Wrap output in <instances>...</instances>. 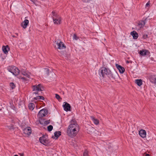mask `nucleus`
Wrapping results in <instances>:
<instances>
[{"instance_id": "f257e3e1", "label": "nucleus", "mask_w": 156, "mask_h": 156, "mask_svg": "<svg viewBox=\"0 0 156 156\" xmlns=\"http://www.w3.org/2000/svg\"><path fill=\"white\" fill-rule=\"evenodd\" d=\"M79 130V126L76 122H71V124L69 126L67 133L69 136L73 137L77 134Z\"/></svg>"}, {"instance_id": "f03ea898", "label": "nucleus", "mask_w": 156, "mask_h": 156, "mask_svg": "<svg viewBox=\"0 0 156 156\" xmlns=\"http://www.w3.org/2000/svg\"><path fill=\"white\" fill-rule=\"evenodd\" d=\"M100 75L101 74L103 77H105L106 75H107L109 78L115 79V77L118 76L117 72L114 71L111 72V71L105 67H102L99 70Z\"/></svg>"}, {"instance_id": "7ed1b4c3", "label": "nucleus", "mask_w": 156, "mask_h": 156, "mask_svg": "<svg viewBox=\"0 0 156 156\" xmlns=\"http://www.w3.org/2000/svg\"><path fill=\"white\" fill-rule=\"evenodd\" d=\"M32 88L33 89V94H38L40 95L41 94L40 92L43 90L44 87L41 84H39L37 85H35L32 86Z\"/></svg>"}, {"instance_id": "20e7f679", "label": "nucleus", "mask_w": 156, "mask_h": 156, "mask_svg": "<svg viewBox=\"0 0 156 156\" xmlns=\"http://www.w3.org/2000/svg\"><path fill=\"white\" fill-rule=\"evenodd\" d=\"M8 70L15 76L18 75L20 72L19 70L17 68L13 66H9L8 68Z\"/></svg>"}, {"instance_id": "39448f33", "label": "nucleus", "mask_w": 156, "mask_h": 156, "mask_svg": "<svg viewBox=\"0 0 156 156\" xmlns=\"http://www.w3.org/2000/svg\"><path fill=\"white\" fill-rule=\"evenodd\" d=\"M57 45V49H63L66 48V46H65L64 43L59 40H57L55 41Z\"/></svg>"}, {"instance_id": "423d86ee", "label": "nucleus", "mask_w": 156, "mask_h": 156, "mask_svg": "<svg viewBox=\"0 0 156 156\" xmlns=\"http://www.w3.org/2000/svg\"><path fill=\"white\" fill-rule=\"evenodd\" d=\"M48 113V111L46 109H42L38 113V116L39 119L45 116Z\"/></svg>"}, {"instance_id": "0eeeda50", "label": "nucleus", "mask_w": 156, "mask_h": 156, "mask_svg": "<svg viewBox=\"0 0 156 156\" xmlns=\"http://www.w3.org/2000/svg\"><path fill=\"white\" fill-rule=\"evenodd\" d=\"M39 140L41 143L47 146L50 143L49 140H47L44 137H42L40 138Z\"/></svg>"}, {"instance_id": "6e6552de", "label": "nucleus", "mask_w": 156, "mask_h": 156, "mask_svg": "<svg viewBox=\"0 0 156 156\" xmlns=\"http://www.w3.org/2000/svg\"><path fill=\"white\" fill-rule=\"evenodd\" d=\"M53 16L54 17L53 18V20L54 22V23H56V22L55 21H60V18H61V17L59 16L58 14L54 12L53 11L52 12Z\"/></svg>"}, {"instance_id": "1a4fd4ad", "label": "nucleus", "mask_w": 156, "mask_h": 156, "mask_svg": "<svg viewBox=\"0 0 156 156\" xmlns=\"http://www.w3.org/2000/svg\"><path fill=\"white\" fill-rule=\"evenodd\" d=\"M64 104L63 105L64 110L66 112L70 111L71 106L70 104L67 102H64Z\"/></svg>"}, {"instance_id": "9d476101", "label": "nucleus", "mask_w": 156, "mask_h": 156, "mask_svg": "<svg viewBox=\"0 0 156 156\" xmlns=\"http://www.w3.org/2000/svg\"><path fill=\"white\" fill-rule=\"evenodd\" d=\"M23 132L24 133L29 135L31 133V129L30 127H27L23 129Z\"/></svg>"}, {"instance_id": "9b49d317", "label": "nucleus", "mask_w": 156, "mask_h": 156, "mask_svg": "<svg viewBox=\"0 0 156 156\" xmlns=\"http://www.w3.org/2000/svg\"><path fill=\"white\" fill-rule=\"evenodd\" d=\"M146 19H145L144 20H141L138 23V25L137 26V27L139 29H140L141 28L143 27L146 23Z\"/></svg>"}, {"instance_id": "f8f14e48", "label": "nucleus", "mask_w": 156, "mask_h": 156, "mask_svg": "<svg viewBox=\"0 0 156 156\" xmlns=\"http://www.w3.org/2000/svg\"><path fill=\"white\" fill-rule=\"evenodd\" d=\"M139 133L140 136L143 138H145L146 137V132L144 130L141 129L139 131Z\"/></svg>"}, {"instance_id": "ddd939ff", "label": "nucleus", "mask_w": 156, "mask_h": 156, "mask_svg": "<svg viewBox=\"0 0 156 156\" xmlns=\"http://www.w3.org/2000/svg\"><path fill=\"white\" fill-rule=\"evenodd\" d=\"M116 66L120 73H123L124 72L125 70L124 68L120 65L116 64Z\"/></svg>"}, {"instance_id": "4468645a", "label": "nucleus", "mask_w": 156, "mask_h": 156, "mask_svg": "<svg viewBox=\"0 0 156 156\" xmlns=\"http://www.w3.org/2000/svg\"><path fill=\"white\" fill-rule=\"evenodd\" d=\"M96 130V129L94 128L91 126L89 127L87 129V133L90 134H92Z\"/></svg>"}, {"instance_id": "2eb2a0df", "label": "nucleus", "mask_w": 156, "mask_h": 156, "mask_svg": "<svg viewBox=\"0 0 156 156\" xmlns=\"http://www.w3.org/2000/svg\"><path fill=\"white\" fill-rule=\"evenodd\" d=\"M29 20H25L21 23V25L24 29L27 27V26L29 23Z\"/></svg>"}, {"instance_id": "dca6fc26", "label": "nucleus", "mask_w": 156, "mask_h": 156, "mask_svg": "<svg viewBox=\"0 0 156 156\" xmlns=\"http://www.w3.org/2000/svg\"><path fill=\"white\" fill-rule=\"evenodd\" d=\"M2 49L3 51L5 54H7L8 53V51H9L10 49L8 45L3 46Z\"/></svg>"}, {"instance_id": "f3484780", "label": "nucleus", "mask_w": 156, "mask_h": 156, "mask_svg": "<svg viewBox=\"0 0 156 156\" xmlns=\"http://www.w3.org/2000/svg\"><path fill=\"white\" fill-rule=\"evenodd\" d=\"M131 34L133 36V38L134 39H137L138 35L137 33L135 31H133L131 32Z\"/></svg>"}, {"instance_id": "a211bd4d", "label": "nucleus", "mask_w": 156, "mask_h": 156, "mask_svg": "<svg viewBox=\"0 0 156 156\" xmlns=\"http://www.w3.org/2000/svg\"><path fill=\"white\" fill-rule=\"evenodd\" d=\"M21 74L25 76L26 77L29 78L30 77V76L29 75V73L25 71L24 70H22L21 71Z\"/></svg>"}, {"instance_id": "6ab92c4d", "label": "nucleus", "mask_w": 156, "mask_h": 156, "mask_svg": "<svg viewBox=\"0 0 156 156\" xmlns=\"http://www.w3.org/2000/svg\"><path fill=\"white\" fill-rule=\"evenodd\" d=\"M91 118L95 124L97 125L99 123V120L95 119L94 116H91Z\"/></svg>"}, {"instance_id": "aec40b11", "label": "nucleus", "mask_w": 156, "mask_h": 156, "mask_svg": "<svg viewBox=\"0 0 156 156\" xmlns=\"http://www.w3.org/2000/svg\"><path fill=\"white\" fill-rule=\"evenodd\" d=\"M148 52V51L146 50H143L140 51L139 53L141 55H146Z\"/></svg>"}, {"instance_id": "412c9836", "label": "nucleus", "mask_w": 156, "mask_h": 156, "mask_svg": "<svg viewBox=\"0 0 156 156\" xmlns=\"http://www.w3.org/2000/svg\"><path fill=\"white\" fill-rule=\"evenodd\" d=\"M135 83L138 86H140L142 84V80L141 79L135 80Z\"/></svg>"}, {"instance_id": "4be33fe9", "label": "nucleus", "mask_w": 156, "mask_h": 156, "mask_svg": "<svg viewBox=\"0 0 156 156\" xmlns=\"http://www.w3.org/2000/svg\"><path fill=\"white\" fill-rule=\"evenodd\" d=\"M28 107L30 110H32L35 107V105L33 103H30L29 104Z\"/></svg>"}, {"instance_id": "5701e85b", "label": "nucleus", "mask_w": 156, "mask_h": 156, "mask_svg": "<svg viewBox=\"0 0 156 156\" xmlns=\"http://www.w3.org/2000/svg\"><path fill=\"white\" fill-rule=\"evenodd\" d=\"M61 134V132L60 131H57L55 132L54 133V135L55 136L58 138Z\"/></svg>"}, {"instance_id": "b1692460", "label": "nucleus", "mask_w": 156, "mask_h": 156, "mask_svg": "<svg viewBox=\"0 0 156 156\" xmlns=\"http://www.w3.org/2000/svg\"><path fill=\"white\" fill-rule=\"evenodd\" d=\"M50 122V120H44L42 122V123L41 122V124H42L44 125H47L48 124H49Z\"/></svg>"}, {"instance_id": "393cba45", "label": "nucleus", "mask_w": 156, "mask_h": 156, "mask_svg": "<svg viewBox=\"0 0 156 156\" xmlns=\"http://www.w3.org/2000/svg\"><path fill=\"white\" fill-rule=\"evenodd\" d=\"M47 128L48 131L50 132L52 130L53 127L52 125H49L48 126Z\"/></svg>"}, {"instance_id": "a878e982", "label": "nucleus", "mask_w": 156, "mask_h": 156, "mask_svg": "<svg viewBox=\"0 0 156 156\" xmlns=\"http://www.w3.org/2000/svg\"><path fill=\"white\" fill-rule=\"evenodd\" d=\"M79 38V37H78L77 35L76 34H74L73 35V40H77Z\"/></svg>"}, {"instance_id": "bb28decb", "label": "nucleus", "mask_w": 156, "mask_h": 156, "mask_svg": "<svg viewBox=\"0 0 156 156\" xmlns=\"http://www.w3.org/2000/svg\"><path fill=\"white\" fill-rule=\"evenodd\" d=\"M10 86L11 87L12 89H13L15 88V85L14 84V83L12 82L10 83Z\"/></svg>"}, {"instance_id": "cd10ccee", "label": "nucleus", "mask_w": 156, "mask_h": 156, "mask_svg": "<svg viewBox=\"0 0 156 156\" xmlns=\"http://www.w3.org/2000/svg\"><path fill=\"white\" fill-rule=\"evenodd\" d=\"M151 82L152 83H154V84L156 85V78L153 79V78L151 79L150 80Z\"/></svg>"}, {"instance_id": "c85d7f7f", "label": "nucleus", "mask_w": 156, "mask_h": 156, "mask_svg": "<svg viewBox=\"0 0 156 156\" xmlns=\"http://www.w3.org/2000/svg\"><path fill=\"white\" fill-rule=\"evenodd\" d=\"M83 156H88V151L87 150H85L83 152Z\"/></svg>"}, {"instance_id": "c756f323", "label": "nucleus", "mask_w": 156, "mask_h": 156, "mask_svg": "<svg viewBox=\"0 0 156 156\" xmlns=\"http://www.w3.org/2000/svg\"><path fill=\"white\" fill-rule=\"evenodd\" d=\"M39 96H37L36 97H34V98H33V101L38 100H39Z\"/></svg>"}, {"instance_id": "7c9ffc66", "label": "nucleus", "mask_w": 156, "mask_h": 156, "mask_svg": "<svg viewBox=\"0 0 156 156\" xmlns=\"http://www.w3.org/2000/svg\"><path fill=\"white\" fill-rule=\"evenodd\" d=\"M55 98L58 100H59V99H61L60 98V96L57 94H55Z\"/></svg>"}, {"instance_id": "2f4dec72", "label": "nucleus", "mask_w": 156, "mask_h": 156, "mask_svg": "<svg viewBox=\"0 0 156 156\" xmlns=\"http://www.w3.org/2000/svg\"><path fill=\"white\" fill-rule=\"evenodd\" d=\"M56 23H54V24H59L61 23V18H60V21H58L56 20Z\"/></svg>"}, {"instance_id": "473e14b6", "label": "nucleus", "mask_w": 156, "mask_h": 156, "mask_svg": "<svg viewBox=\"0 0 156 156\" xmlns=\"http://www.w3.org/2000/svg\"><path fill=\"white\" fill-rule=\"evenodd\" d=\"M27 78L26 77H21V78H20L21 79L23 80L24 81L27 80Z\"/></svg>"}, {"instance_id": "72a5a7b5", "label": "nucleus", "mask_w": 156, "mask_h": 156, "mask_svg": "<svg viewBox=\"0 0 156 156\" xmlns=\"http://www.w3.org/2000/svg\"><path fill=\"white\" fill-rule=\"evenodd\" d=\"M39 100H44V98L42 96H39Z\"/></svg>"}, {"instance_id": "f704fd0d", "label": "nucleus", "mask_w": 156, "mask_h": 156, "mask_svg": "<svg viewBox=\"0 0 156 156\" xmlns=\"http://www.w3.org/2000/svg\"><path fill=\"white\" fill-rule=\"evenodd\" d=\"M83 2H88L90 0H82Z\"/></svg>"}, {"instance_id": "c9c22d12", "label": "nucleus", "mask_w": 156, "mask_h": 156, "mask_svg": "<svg viewBox=\"0 0 156 156\" xmlns=\"http://www.w3.org/2000/svg\"><path fill=\"white\" fill-rule=\"evenodd\" d=\"M149 2H148L146 5V6H148L149 5Z\"/></svg>"}, {"instance_id": "e433bc0d", "label": "nucleus", "mask_w": 156, "mask_h": 156, "mask_svg": "<svg viewBox=\"0 0 156 156\" xmlns=\"http://www.w3.org/2000/svg\"><path fill=\"white\" fill-rule=\"evenodd\" d=\"M19 154L20 156H24L23 153H19Z\"/></svg>"}, {"instance_id": "4c0bfd02", "label": "nucleus", "mask_w": 156, "mask_h": 156, "mask_svg": "<svg viewBox=\"0 0 156 156\" xmlns=\"http://www.w3.org/2000/svg\"><path fill=\"white\" fill-rule=\"evenodd\" d=\"M146 156H150L149 154H146Z\"/></svg>"}, {"instance_id": "58836bf2", "label": "nucleus", "mask_w": 156, "mask_h": 156, "mask_svg": "<svg viewBox=\"0 0 156 156\" xmlns=\"http://www.w3.org/2000/svg\"><path fill=\"white\" fill-rule=\"evenodd\" d=\"M129 61H126V63H129Z\"/></svg>"}, {"instance_id": "ea45409f", "label": "nucleus", "mask_w": 156, "mask_h": 156, "mask_svg": "<svg viewBox=\"0 0 156 156\" xmlns=\"http://www.w3.org/2000/svg\"><path fill=\"white\" fill-rule=\"evenodd\" d=\"M31 1H32V2H34V0H31Z\"/></svg>"}, {"instance_id": "a19ab883", "label": "nucleus", "mask_w": 156, "mask_h": 156, "mask_svg": "<svg viewBox=\"0 0 156 156\" xmlns=\"http://www.w3.org/2000/svg\"><path fill=\"white\" fill-rule=\"evenodd\" d=\"M16 34L18 36V34L17 33H16Z\"/></svg>"}, {"instance_id": "79ce46f5", "label": "nucleus", "mask_w": 156, "mask_h": 156, "mask_svg": "<svg viewBox=\"0 0 156 156\" xmlns=\"http://www.w3.org/2000/svg\"><path fill=\"white\" fill-rule=\"evenodd\" d=\"M14 156H18L17 155H15Z\"/></svg>"}, {"instance_id": "37998d69", "label": "nucleus", "mask_w": 156, "mask_h": 156, "mask_svg": "<svg viewBox=\"0 0 156 156\" xmlns=\"http://www.w3.org/2000/svg\"><path fill=\"white\" fill-rule=\"evenodd\" d=\"M12 37H15V36H12Z\"/></svg>"}]
</instances>
